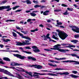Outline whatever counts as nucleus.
<instances>
[{
    "mask_svg": "<svg viewBox=\"0 0 79 79\" xmlns=\"http://www.w3.org/2000/svg\"><path fill=\"white\" fill-rule=\"evenodd\" d=\"M61 44H57V45L54 46V48H50V49L51 50H58V51L60 52H63V53H65V52H66V51L69 52V50L67 49H60V47H61Z\"/></svg>",
    "mask_w": 79,
    "mask_h": 79,
    "instance_id": "nucleus-1",
    "label": "nucleus"
},
{
    "mask_svg": "<svg viewBox=\"0 0 79 79\" xmlns=\"http://www.w3.org/2000/svg\"><path fill=\"white\" fill-rule=\"evenodd\" d=\"M56 31L58 32V35L62 40H64L68 36L67 34L63 31H60L59 30H56Z\"/></svg>",
    "mask_w": 79,
    "mask_h": 79,
    "instance_id": "nucleus-2",
    "label": "nucleus"
},
{
    "mask_svg": "<svg viewBox=\"0 0 79 79\" xmlns=\"http://www.w3.org/2000/svg\"><path fill=\"white\" fill-rule=\"evenodd\" d=\"M0 72H2V73H4V74H7V75H8V76H10L14 77V75H13L11 73L8 72V71L6 70H5L3 69H1Z\"/></svg>",
    "mask_w": 79,
    "mask_h": 79,
    "instance_id": "nucleus-3",
    "label": "nucleus"
},
{
    "mask_svg": "<svg viewBox=\"0 0 79 79\" xmlns=\"http://www.w3.org/2000/svg\"><path fill=\"white\" fill-rule=\"evenodd\" d=\"M70 27L73 28L72 30L73 31L77 32V33H79V28L75 26H73V25H70L69 26Z\"/></svg>",
    "mask_w": 79,
    "mask_h": 79,
    "instance_id": "nucleus-4",
    "label": "nucleus"
},
{
    "mask_svg": "<svg viewBox=\"0 0 79 79\" xmlns=\"http://www.w3.org/2000/svg\"><path fill=\"white\" fill-rule=\"evenodd\" d=\"M62 63H75V64H79V62L78 61H76L75 60H69L67 61H61Z\"/></svg>",
    "mask_w": 79,
    "mask_h": 79,
    "instance_id": "nucleus-5",
    "label": "nucleus"
},
{
    "mask_svg": "<svg viewBox=\"0 0 79 79\" xmlns=\"http://www.w3.org/2000/svg\"><path fill=\"white\" fill-rule=\"evenodd\" d=\"M14 56H15V57H17L18 58H20L21 60H24L26 58V57L24 56H22L21 55H20L18 54H13Z\"/></svg>",
    "mask_w": 79,
    "mask_h": 79,
    "instance_id": "nucleus-6",
    "label": "nucleus"
},
{
    "mask_svg": "<svg viewBox=\"0 0 79 79\" xmlns=\"http://www.w3.org/2000/svg\"><path fill=\"white\" fill-rule=\"evenodd\" d=\"M16 32H17V34H18L19 35H20V36H21L22 38H23L24 39H27L28 40H31V38L29 37L24 36V35H23V34H21V33L18 31H16Z\"/></svg>",
    "mask_w": 79,
    "mask_h": 79,
    "instance_id": "nucleus-7",
    "label": "nucleus"
},
{
    "mask_svg": "<svg viewBox=\"0 0 79 79\" xmlns=\"http://www.w3.org/2000/svg\"><path fill=\"white\" fill-rule=\"evenodd\" d=\"M63 46H65L66 45H68V46H65L66 48H71V47H73V48H75L76 46L73 45H71V44H61Z\"/></svg>",
    "mask_w": 79,
    "mask_h": 79,
    "instance_id": "nucleus-8",
    "label": "nucleus"
},
{
    "mask_svg": "<svg viewBox=\"0 0 79 79\" xmlns=\"http://www.w3.org/2000/svg\"><path fill=\"white\" fill-rule=\"evenodd\" d=\"M10 65V66H21L22 65H23V64H19L13 62L11 63Z\"/></svg>",
    "mask_w": 79,
    "mask_h": 79,
    "instance_id": "nucleus-9",
    "label": "nucleus"
},
{
    "mask_svg": "<svg viewBox=\"0 0 79 79\" xmlns=\"http://www.w3.org/2000/svg\"><path fill=\"white\" fill-rule=\"evenodd\" d=\"M10 8V6H2L0 7V10H5V9H9Z\"/></svg>",
    "mask_w": 79,
    "mask_h": 79,
    "instance_id": "nucleus-10",
    "label": "nucleus"
},
{
    "mask_svg": "<svg viewBox=\"0 0 79 79\" xmlns=\"http://www.w3.org/2000/svg\"><path fill=\"white\" fill-rule=\"evenodd\" d=\"M32 66H35V68L38 69H42V66L40 65H33Z\"/></svg>",
    "mask_w": 79,
    "mask_h": 79,
    "instance_id": "nucleus-11",
    "label": "nucleus"
},
{
    "mask_svg": "<svg viewBox=\"0 0 79 79\" xmlns=\"http://www.w3.org/2000/svg\"><path fill=\"white\" fill-rule=\"evenodd\" d=\"M15 77H17V78H18V79H24L22 76L18 74H16V76Z\"/></svg>",
    "mask_w": 79,
    "mask_h": 79,
    "instance_id": "nucleus-12",
    "label": "nucleus"
},
{
    "mask_svg": "<svg viewBox=\"0 0 79 79\" xmlns=\"http://www.w3.org/2000/svg\"><path fill=\"white\" fill-rule=\"evenodd\" d=\"M24 72L28 74L29 76H30L31 77H32L33 76L32 75V73L31 72H29L27 71L26 70H25V71H24Z\"/></svg>",
    "mask_w": 79,
    "mask_h": 79,
    "instance_id": "nucleus-13",
    "label": "nucleus"
},
{
    "mask_svg": "<svg viewBox=\"0 0 79 79\" xmlns=\"http://www.w3.org/2000/svg\"><path fill=\"white\" fill-rule=\"evenodd\" d=\"M19 49H21V50H22L23 52H24V53H27V54H31L32 53L31 52H29L27 51H25L23 50H24V49L22 48H19Z\"/></svg>",
    "mask_w": 79,
    "mask_h": 79,
    "instance_id": "nucleus-14",
    "label": "nucleus"
},
{
    "mask_svg": "<svg viewBox=\"0 0 79 79\" xmlns=\"http://www.w3.org/2000/svg\"><path fill=\"white\" fill-rule=\"evenodd\" d=\"M16 43H17L16 44V45H19V46L24 45V41H23V43L16 42Z\"/></svg>",
    "mask_w": 79,
    "mask_h": 79,
    "instance_id": "nucleus-15",
    "label": "nucleus"
},
{
    "mask_svg": "<svg viewBox=\"0 0 79 79\" xmlns=\"http://www.w3.org/2000/svg\"><path fill=\"white\" fill-rule=\"evenodd\" d=\"M49 12V10H46L43 13V15L44 16H47L48 15V12Z\"/></svg>",
    "mask_w": 79,
    "mask_h": 79,
    "instance_id": "nucleus-16",
    "label": "nucleus"
},
{
    "mask_svg": "<svg viewBox=\"0 0 79 79\" xmlns=\"http://www.w3.org/2000/svg\"><path fill=\"white\" fill-rule=\"evenodd\" d=\"M47 75L51 76H58V75H57V74L52 73H47Z\"/></svg>",
    "mask_w": 79,
    "mask_h": 79,
    "instance_id": "nucleus-17",
    "label": "nucleus"
},
{
    "mask_svg": "<svg viewBox=\"0 0 79 79\" xmlns=\"http://www.w3.org/2000/svg\"><path fill=\"white\" fill-rule=\"evenodd\" d=\"M33 73L35 74L40 75V76H44V75H47V73L41 74L40 73H38L37 72H34Z\"/></svg>",
    "mask_w": 79,
    "mask_h": 79,
    "instance_id": "nucleus-18",
    "label": "nucleus"
},
{
    "mask_svg": "<svg viewBox=\"0 0 79 79\" xmlns=\"http://www.w3.org/2000/svg\"><path fill=\"white\" fill-rule=\"evenodd\" d=\"M2 40L5 42H10V41H11V40L9 39H6L5 38L2 39Z\"/></svg>",
    "mask_w": 79,
    "mask_h": 79,
    "instance_id": "nucleus-19",
    "label": "nucleus"
},
{
    "mask_svg": "<svg viewBox=\"0 0 79 79\" xmlns=\"http://www.w3.org/2000/svg\"><path fill=\"white\" fill-rule=\"evenodd\" d=\"M70 76H71L73 78H77L79 77L78 76H77L76 75L73 74H71L70 75Z\"/></svg>",
    "mask_w": 79,
    "mask_h": 79,
    "instance_id": "nucleus-20",
    "label": "nucleus"
},
{
    "mask_svg": "<svg viewBox=\"0 0 79 79\" xmlns=\"http://www.w3.org/2000/svg\"><path fill=\"white\" fill-rule=\"evenodd\" d=\"M56 71H60V70H66V69L61 68H56L55 69Z\"/></svg>",
    "mask_w": 79,
    "mask_h": 79,
    "instance_id": "nucleus-21",
    "label": "nucleus"
},
{
    "mask_svg": "<svg viewBox=\"0 0 79 79\" xmlns=\"http://www.w3.org/2000/svg\"><path fill=\"white\" fill-rule=\"evenodd\" d=\"M3 60L7 61H10V60L8 57H4L3 58Z\"/></svg>",
    "mask_w": 79,
    "mask_h": 79,
    "instance_id": "nucleus-22",
    "label": "nucleus"
},
{
    "mask_svg": "<svg viewBox=\"0 0 79 79\" xmlns=\"http://www.w3.org/2000/svg\"><path fill=\"white\" fill-rule=\"evenodd\" d=\"M57 25L56 26L57 27H60V25H62V23L61 22H57Z\"/></svg>",
    "mask_w": 79,
    "mask_h": 79,
    "instance_id": "nucleus-23",
    "label": "nucleus"
},
{
    "mask_svg": "<svg viewBox=\"0 0 79 79\" xmlns=\"http://www.w3.org/2000/svg\"><path fill=\"white\" fill-rule=\"evenodd\" d=\"M71 56H74L75 57H76L78 59H79V56L77 55L76 54H71Z\"/></svg>",
    "mask_w": 79,
    "mask_h": 79,
    "instance_id": "nucleus-24",
    "label": "nucleus"
},
{
    "mask_svg": "<svg viewBox=\"0 0 79 79\" xmlns=\"http://www.w3.org/2000/svg\"><path fill=\"white\" fill-rule=\"evenodd\" d=\"M6 22H15V20H12V19H7L5 21Z\"/></svg>",
    "mask_w": 79,
    "mask_h": 79,
    "instance_id": "nucleus-25",
    "label": "nucleus"
},
{
    "mask_svg": "<svg viewBox=\"0 0 79 79\" xmlns=\"http://www.w3.org/2000/svg\"><path fill=\"white\" fill-rule=\"evenodd\" d=\"M26 2L27 4H29L30 5H31V4L32 3V2H31V1L30 0H27L26 1Z\"/></svg>",
    "mask_w": 79,
    "mask_h": 79,
    "instance_id": "nucleus-26",
    "label": "nucleus"
},
{
    "mask_svg": "<svg viewBox=\"0 0 79 79\" xmlns=\"http://www.w3.org/2000/svg\"><path fill=\"white\" fill-rule=\"evenodd\" d=\"M19 7H20V6H16L14 7H13L12 8L13 10H16V8H19Z\"/></svg>",
    "mask_w": 79,
    "mask_h": 79,
    "instance_id": "nucleus-27",
    "label": "nucleus"
},
{
    "mask_svg": "<svg viewBox=\"0 0 79 79\" xmlns=\"http://www.w3.org/2000/svg\"><path fill=\"white\" fill-rule=\"evenodd\" d=\"M30 14L31 16H33V17L35 16L36 15V14L33 13H31Z\"/></svg>",
    "mask_w": 79,
    "mask_h": 79,
    "instance_id": "nucleus-28",
    "label": "nucleus"
},
{
    "mask_svg": "<svg viewBox=\"0 0 79 79\" xmlns=\"http://www.w3.org/2000/svg\"><path fill=\"white\" fill-rule=\"evenodd\" d=\"M46 25L47 26H48V27H51V28L53 27H52V25L48 23H46Z\"/></svg>",
    "mask_w": 79,
    "mask_h": 79,
    "instance_id": "nucleus-29",
    "label": "nucleus"
},
{
    "mask_svg": "<svg viewBox=\"0 0 79 79\" xmlns=\"http://www.w3.org/2000/svg\"><path fill=\"white\" fill-rule=\"evenodd\" d=\"M16 27L17 29H19V30H23V28L22 27H19L16 26Z\"/></svg>",
    "mask_w": 79,
    "mask_h": 79,
    "instance_id": "nucleus-30",
    "label": "nucleus"
},
{
    "mask_svg": "<svg viewBox=\"0 0 79 79\" xmlns=\"http://www.w3.org/2000/svg\"><path fill=\"white\" fill-rule=\"evenodd\" d=\"M78 42H79V41L76 40H73L71 41V42H73V43H74V44H76V43Z\"/></svg>",
    "mask_w": 79,
    "mask_h": 79,
    "instance_id": "nucleus-31",
    "label": "nucleus"
},
{
    "mask_svg": "<svg viewBox=\"0 0 79 79\" xmlns=\"http://www.w3.org/2000/svg\"><path fill=\"white\" fill-rule=\"evenodd\" d=\"M35 53H36V52H40V50L38 49H36L35 50H33Z\"/></svg>",
    "mask_w": 79,
    "mask_h": 79,
    "instance_id": "nucleus-32",
    "label": "nucleus"
},
{
    "mask_svg": "<svg viewBox=\"0 0 79 79\" xmlns=\"http://www.w3.org/2000/svg\"><path fill=\"white\" fill-rule=\"evenodd\" d=\"M41 6V5H35L34 7L35 8H39V7H40Z\"/></svg>",
    "mask_w": 79,
    "mask_h": 79,
    "instance_id": "nucleus-33",
    "label": "nucleus"
},
{
    "mask_svg": "<svg viewBox=\"0 0 79 79\" xmlns=\"http://www.w3.org/2000/svg\"><path fill=\"white\" fill-rule=\"evenodd\" d=\"M23 44H24V45H28L31 44V43H26V42H24Z\"/></svg>",
    "mask_w": 79,
    "mask_h": 79,
    "instance_id": "nucleus-34",
    "label": "nucleus"
},
{
    "mask_svg": "<svg viewBox=\"0 0 79 79\" xmlns=\"http://www.w3.org/2000/svg\"><path fill=\"white\" fill-rule=\"evenodd\" d=\"M61 11V9H56L54 10V12H59V11Z\"/></svg>",
    "mask_w": 79,
    "mask_h": 79,
    "instance_id": "nucleus-35",
    "label": "nucleus"
},
{
    "mask_svg": "<svg viewBox=\"0 0 79 79\" xmlns=\"http://www.w3.org/2000/svg\"><path fill=\"white\" fill-rule=\"evenodd\" d=\"M12 34L13 35V36L14 37H17V35L16 34V33L13 32Z\"/></svg>",
    "mask_w": 79,
    "mask_h": 79,
    "instance_id": "nucleus-36",
    "label": "nucleus"
},
{
    "mask_svg": "<svg viewBox=\"0 0 79 79\" xmlns=\"http://www.w3.org/2000/svg\"><path fill=\"white\" fill-rule=\"evenodd\" d=\"M67 9L68 11H72L73 10V8H67Z\"/></svg>",
    "mask_w": 79,
    "mask_h": 79,
    "instance_id": "nucleus-37",
    "label": "nucleus"
},
{
    "mask_svg": "<svg viewBox=\"0 0 79 79\" xmlns=\"http://www.w3.org/2000/svg\"><path fill=\"white\" fill-rule=\"evenodd\" d=\"M15 69L17 70V71H22L23 72H24V71H25V70L24 69H22V70H19L17 69Z\"/></svg>",
    "mask_w": 79,
    "mask_h": 79,
    "instance_id": "nucleus-38",
    "label": "nucleus"
},
{
    "mask_svg": "<svg viewBox=\"0 0 79 79\" xmlns=\"http://www.w3.org/2000/svg\"><path fill=\"white\" fill-rule=\"evenodd\" d=\"M52 37L53 39H56V40H58V38L55 37V36L54 35H53Z\"/></svg>",
    "mask_w": 79,
    "mask_h": 79,
    "instance_id": "nucleus-39",
    "label": "nucleus"
},
{
    "mask_svg": "<svg viewBox=\"0 0 79 79\" xmlns=\"http://www.w3.org/2000/svg\"><path fill=\"white\" fill-rule=\"evenodd\" d=\"M32 48L33 49H35H35H38V48H37V47L35 46H32Z\"/></svg>",
    "mask_w": 79,
    "mask_h": 79,
    "instance_id": "nucleus-40",
    "label": "nucleus"
},
{
    "mask_svg": "<svg viewBox=\"0 0 79 79\" xmlns=\"http://www.w3.org/2000/svg\"><path fill=\"white\" fill-rule=\"evenodd\" d=\"M44 50L45 51H47V52H51L52 50L48 49H44Z\"/></svg>",
    "mask_w": 79,
    "mask_h": 79,
    "instance_id": "nucleus-41",
    "label": "nucleus"
},
{
    "mask_svg": "<svg viewBox=\"0 0 79 79\" xmlns=\"http://www.w3.org/2000/svg\"><path fill=\"white\" fill-rule=\"evenodd\" d=\"M34 76L35 78H39V75H34Z\"/></svg>",
    "mask_w": 79,
    "mask_h": 79,
    "instance_id": "nucleus-42",
    "label": "nucleus"
},
{
    "mask_svg": "<svg viewBox=\"0 0 79 79\" xmlns=\"http://www.w3.org/2000/svg\"><path fill=\"white\" fill-rule=\"evenodd\" d=\"M56 74H60V75H64V73H61V72H58L56 73Z\"/></svg>",
    "mask_w": 79,
    "mask_h": 79,
    "instance_id": "nucleus-43",
    "label": "nucleus"
},
{
    "mask_svg": "<svg viewBox=\"0 0 79 79\" xmlns=\"http://www.w3.org/2000/svg\"><path fill=\"white\" fill-rule=\"evenodd\" d=\"M64 75H68L69 73H68V72H64Z\"/></svg>",
    "mask_w": 79,
    "mask_h": 79,
    "instance_id": "nucleus-44",
    "label": "nucleus"
},
{
    "mask_svg": "<svg viewBox=\"0 0 79 79\" xmlns=\"http://www.w3.org/2000/svg\"><path fill=\"white\" fill-rule=\"evenodd\" d=\"M7 2H8L7 1L4 0L2 2V3H3V4H5V3H6Z\"/></svg>",
    "mask_w": 79,
    "mask_h": 79,
    "instance_id": "nucleus-45",
    "label": "nucleus"
},
{
    "mask_svg": "<svg viewBox=\"0 0 79 79\" xmlns=\"http://www.w3.org/2000/svg\"><path fill=\"white\" fill-rule=\"evenodd\" d=\"M22 11V9L18 10L15 11V13L17 12H21V11Z\"/></svg>",
    "mask_w": 79,
    "mask_h": 79,
    "instance_id": "nucleus-46",
    "label": "nucleus"
},
{
    "mask_svg": "<svg viewBox=\"0 0 79 79\" xmlns=\"http://www.w3.org/2000/svg\"><path fill=\"white\" fill-rule=\"evenodd\" d=\"M72 73H73V74H77V71H72Z\"/></svg>",
    "mask_w": 79,
    "mask_h": 79,
    "instance_id": "nucleus-47",
    "label": "nucleus"
},
{
    "mask_svg": "<svg viewBox=\"0 0 79 79\" xmlns=\"http://www.w3.org/2000/svg\"><path fill=\"white\" fill-rule=\"evenodd\" d=\"M49 35H50V34H48L47 35L46 37L48 38V39H50L51 38L50 37H49Z\"/></svg>",
    "mask_w": 79,
    "mask_h": 79,
    "instance_id": "nucleus-48",
    "label": "nucleus"
},
{
    "mask_svg": "<svg viewBox=\"0 0 79 79\" xmlns=\"http://www.w3.org/2000/svg\"><path fill=\"white\" fill-rule=\"evenodd\" d=\"M41 71H43V72H49V73H52V71H48L47 70H41Z\"/></svg>",
    "mask_w": 79,
    "mask_h": 79,
    "instance_id": "nucleus-49",
    "label": "nucleus"
},
{
    "mask_svg": "<svg viewBox=\"0 0 79 79\" xmlns=\"http://www.w3.org/2000/svg\"><path fill=\"white\" fill-rule=\"evenodd\" d=\"M63 14V15H68V11H66V12H65Z\"/></svg>",
    "mask_w": 79,
    "mask_h": 79,
    "instance_id": "nucleus-50",
    "label": "nucleus"
},
{
    "mask_svg": "<svg viewBox=\"0 0 79 79\" xmlns=\"http://www.w3.org/2000/svg\"><path fill=\"white\" fill-rule=\"evenodd\" d=\"M21 32H22V33H23V34H26L27 33V31L25 32L23 31H21Z\"/></svg>",
    "mask_w": 79,
    "mask_h": 79,
    "instance_id": "nucleus-51",
    "label": "nucleus"
},
{
    "mask_svg": "<svg viewBox=\"0 0 79 79\" xmlns=\"http://www.w3.org/2000/svg\"><path fill=\"white\" fill-rule=\"evenodd\" d=\"M61 6H64V7H68V6L66 5L65 4H61Z\"/></svg>",
    "mask_w": 79,
    "mask_h": 79,
    "instance_id": "nucleus-52",
    "label": "nucleus"
},
{
    "mask_svg": "<svg viewBox=\"0 0 79 79\" xmlns=\"http://www.w3.org/2000/svg\"><path fill=\"white\" fill-rule=\"evenodd\" d=\"M8 68H10V69H16L15 67H10Z\"/></svg>",
    "mask_w": 79,
    "mask_h": 79,
    "instance_id": "nucleus-53",
    "label": "nucleus"
},
{
    "mask_svg": "<svg viewBox=\"0 0 79 79\" xmlns=\"http://www.w3.org/2000/svg\"><path fill=\"white\" fill-rule=\"evenodd\" d=\"M49 41L50 42H52H52H56V41H55V40H52L51 39H50Z\"/></svg>",
    "mask_w": 79,
    "mask_h": 79,
    "instance_id": "nucleus-54",
    "label": "nucleus"
},
{
    "mask_svg": "<svg viewBox=\"0 0 79 79\" xmlns=\"http://www.w3.org/2000/svg\"><path fill=\"white\" fill-rule=\"evenodd\" d=\"M75 38H78V37H79V35H75L74 36Z\"/></svg>",
    "mask_w": 79,
    "mask_h": 79,
    "instance_id": "nucleus-55",
    "label": "nucleus"
},
{
    "mask_svg": "<svg viewBox=\"0 0 79 79\" xmlns=\"http://www.w3.org/2000/svg\"><path fill=\"white\" fill-rule=\"evenodd\" d=\"M33 3H36V4H37V3H39V2H38V1H35V0H33Z\"/></svg>",
    "mask_w": 79,
    "mask_h": 79,
    "instance_id": "nucleus-56",
    "label": "nucleus"
},
{
    "mask_svg": "<svg viewBox=\"0 0 79 79\" xmlns=\"http://www.w3.org/2000/svg\"><path fill=\"white\" fill-rule=\"evenodd\" d=\"M11 52H17V53H19V51L18 50L16 51H11Z\"/></svg>",
    "mask_w": 79,
    "mask_h": 79,
    "instance_id": "nucleus-57",
    "label": "nucleus"
},
{
    "mask_svg": "<svg viewBox=\"0 0 79 79\" xmlns=\"http://www.w3.org/2000/svg\"><path fill=\"white\" fill-rule=\"evenodd\" d=\"M25 48H26V49H31L29 46L26 47Z\"/></svg>",
    "mask_w": 79,
    "mask_h": 79,
    "instance_id": "nucleus-58",
    "label": "nucleus"
},
{
    "mask_svg": "<svg viewBox=\"0 0 79 79\" xmlns=\"http://www.w3.org/2000/svg\"><path fill=\"white\" fill-rule=\"evenodd\" d=\"M46 1V0H42L40 2L41 3H44V2H45Z\"/></svg>",
    "mask_w": 79,
    "mask_h": 79,
    "instance_id": "nucleus-59",
    "label": "nucleus"
},
{
    "mask_svg": "<svg viewBox=\"0 0 79 79\" xmlns=\"http://www.w3.org/2000/svg\"><path fill=\"white\" fill-rule=\"evenodd\" d=\"M31 21H32V19H29L27 20V22L29 23V22H30Z\"/></svg>",
    "mask_w": 79,
    "mask_h": 79,
    "instance_id": "nucleus-60",
    "label": "nucleus"
},
{
    "mask_svg": "<svg viewBox=\"0 0 79 79\" xmlns=\"http://www.w3.org/2000/svg\"><path fill=\"white\" fill-rule=\"evenodd\" d=\"M40 7H41V8H45V6H40Z\"/></svg>",
    "mask_w": 79,
    "mask_h": 79,
    "instance_id": "nucleus-61",
    "label": "nucleus"
},
{
    "mask_svg": "<svg viewBox=\"0 0 79 79\" xmlns=\"http://www.w3.org/2000/svg\"><path fill=\"white\" fill-rule=\"evenodd\" d=\"M41 37H42V38H44V39H46V36L45 35H42Z\"/></svg>",
    "mask_w": 79,
    "mask_h": 79,
    "instance_id": "nucleus-62",
    "label": "nucleus"
},
{
    "mask_svg": "<svg viewBox=\"0 0 79 79\" xmlns=\"http://www.w3.org/2000/svg\"><path fill=\"white\" fill-rule=\"evenodd\" d=\"M66 58L65 57L61 58H60V60H66Z\"/></svg>",
    "mask_w": 79,
    "mask_h": 79,
    "instance_id": "nucleus-63",
    "label": "nucleus"
},
{
    "mask_svg": "<svg viewBox=\"0 0 79 79\" xmlns=\"http://www.w3.org/2000/svg\"><path fill=\"white\" fill-rule=\"evenodd\" d=\"M55 60H60V58H57L56 57H55Z\"/></svg>",
    "mask_w": 79,
    "mask_h": 79,
    "instance_id": "nucleus-64",
    "label": "nucleus"
}]
</instances>
